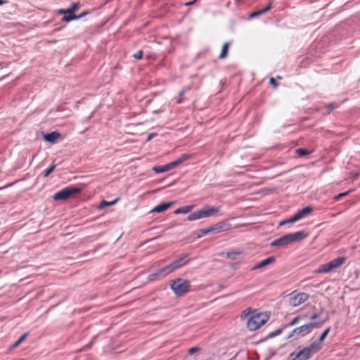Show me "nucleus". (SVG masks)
I'll return each mask as SVG.
<instances>
[{
  "label": "nucleus",
  "mask_w": 360,
  "mask_h": 360,
  "mask_svg": "<svg viewBox=\"0 0 360 360\" xmlns=\"http://www.w3.org/2000/svg\"><path fill=\"white\" fill-rule=\"evenodd\" d=\"M186 255H184L178 259L173 262L172 264L158 269L155 273L148 276V280L150 281H155L158 278H162L166 276L167 274L172 273L175 269L180 268L187 263L186 260Z\"/></svg>",
  "instance_id": "1"
},
{
  "label": "nucleus",
  "mask_w": 360,
  "mask_h": 360,
  "mask_svg": "<svg viewBox=\"0 0 360 360\" xmlns=\"http://www.w3.org/2000/svg\"><path fill=\"white\" fill-rule=\"evenodd\" d=\"M307 236V233L304 231L289 233L274 240L271 243V246L283 248L292 243L301 241Z\"/></svg>",
  "instance_id": "2"
},
{
  "label": "nucleus",
  "mask_w": 360,
  "mask_h": 360,
  "mask_svg": "<svg viewBox=\"0 0 360 360\" xmlns=\"http://www.w3.org/2000/svg\"><path fill=\"white\" fill-rule=\"evenodd\" d=\"M219 212V208L205 206L199 210L191 212L188 216V221H195L202 218L209 217Z\"/></svg>",
  "instance_id": "3"
},
{
  "label": "nucleus",
  "mask_w": 360,
  "mask_h": 360,
  "mask_svg": "<svg viewBox=\"0 0 360 360\" xmlns=\"http://www.w3.org/2000/svg\"><path fill=\"white\" fill-rule=\"evenodd\" d=\"M346 261V258L340 257L333 259L332 261L323 264L319 266V267L315 270L316 274L329 273L339 267H340Z\"/></svg>",
  "instance_id": "4"
},
{
  "label": "nucleus",
  "mask_w": 360,
  "mask_h": 360,
  "mask_svg": "<svg viewBox=\"0 0 360 360\" xmlns=\"http://www.w3.org/2000/svg\"><path fill=\"white\" fill-rule=\"evenodd\" d=\"M190 286L189 281L180 278L174 280L171 284V288L178 296L186 294L189 290Z\"/></svg>",
  "instance_id": "5"
},
{
  "label": "nucleus",
  "mask_w": 360,
  "mask_h": 360,
  "mask_svg": "<svg viewBox=\"0 0 360 360\" xmlns=\"http://www.w3.org/2000/svg\"><path fill=\"white\" fill-rule=\"evenodd\" d=\"M267 321V318L262 314H257L251 316L247 321V327L250 330H256L260 326L264 325Z\"/></svg>",
  "instance_id": "6"
},
{
  "label": "nucleus",
  "mask_w": 360,
  "mask_h": 360,
  "mask_svg": "<svg viewBox=\"0 0 360 360\" xmlns=\"http://www.w3.org/2000/svg\"><path fill=\"white\" fill-rule=\"evenodd\" d=\"M81 191L82 190L80 188L76 187H66L56 193L53 196V199L56 201L64 200L70 198L73 194L80 193Z\"/></svg>",
  "instance_id": "7"
},
{
  "label": "nucleus",
  "mask_w": 360,
  "mask_h": 360,
  "mask_svg": "<svg viewBox=\"0 0 360 360\" xmlns=\"http://www.w3.org/2000/svg\"><path fill=\"white\" fill-rule=\"evenodd\" d=\"M312 212V208L309 206H307L302 210L298 211L292 217L289 219L283 220L280 221L279 225L282 226L286 224H292L295 221L301 219L302 218L307 216Z\"/></svg>",
  "instance_id": "8"
},
{
  "label": "nucleus",
  "mask_w": 360,
  "mask_h": 360,
  "mask_svg": "<svg viewBox=\"0 0 360 360\" xmlns=\"http://www.w3.org/2000/svg\"><path fill=\"white\" fill-rule=\"evenodd\" d=\"M309 295L305 292H300L290 298V304L292 307H297L308 300Z\"/></svg>",
  "instance_id": "9"
},
{
  "label": "nucleus",
  "mask_w": 360,
  "mask_h": 360,
  "mask_svg": "<svg viewBox=\"0 0 360 360\" xmlns=\"http://www.w3.org/2000/svg\"><path fill=\"white\" fill-rule=\"evenodd\" d=\"M309 333V327L305 324L300 327L295 328L292 333L288 335V338H292L296 335H304Z\"/></svg>",
  "instance_id": "10"
},
{
  "label": "nucleus",
  "mask_w": 360,
  "mask_h": 360,
  "mask_svg": "<svg viewBox=\"0 0 360 360\" xmlns=\"http://www.w3.org/2000/svg\"><path fill=\"white\" fill-rule=\"evenodd\" d=\"M173 204H174L173 202L161 203V204L155 206L153 210H150V213H153V212L160 213V212H165L168 208H169Z\"/></svg>",
  "instance_id": "11"
},
{
  "label": "nucleus",
  "mask_w": 360,
  "mask_h": 360,
  "mask_svg": "<svg viewBox=\"0 0 360 360\" xmlns=\"http://www.w3.org/2000/svg\"><path fill=\"white\" fill-rule=\"evenodd\" d=\"M275 261V258L274 257H269L265 259L260 262L259 264H256L254 267H252V270H256L259 269H262L265 267L267 265L272 264Z\"/></svg>",
  "instance_id": "12"
},
{
  "label": "nucleus",
  "mask_w": 360,
  "mask_h": 360,
  "mask_svg": "<svg viewBox=\"0 0 360 360\" xmlns=\"http://www.w3.org/2000/svg\"><path fill=\"white\" fill-rule=\"evenodd\" d=\"M313 354L309 349L307 347L301 349L300 352H297V356L300 357V360H308L312 356Z\"/></svg>",
  "instance_id": "13"
},
{
  "label": "nucleus",
  "mask_w": 360,
  "mask_h": 360,
  "mask_svg": "<svg viewBox=\"0 0 360 360\" xmlns=\"http://www.w3.org/2000/svg\"><path fill=\"white\" fill-rule=\"evenodd\" d=\"M60 134L57 131H53L49 134L44 135V139L45 141L49 143H54L58 139H59Z\"/></svg>",
  "instance_id": "14"
},
{
  "label": "nucleus",
  "mask_w": 360,
  "mask_h": 360,
  "mask_svg": "<svg viewBox=\"0 0 360 360\" xmlns=\"http://www.w3.org/2000/svg\"><path fill=\"white\" fill-rule=\"evenodd\" d=\"M79 7V3H74L70 8L68 9H60L58 13L60 14H73Z\"/></svg>",
  "instance_id": "15"
},
{
  "label": "nucleus",
  "mask_w": 360,
  "mask_h": 360,
  "mask_svg": "<svg viewBox=\"0 0 360 360\" xmlns=\"http://www.w3.org/2000/svg\"><path fill=\"white\" fill-rule=\"evenodd\" d=\"M311 352L314 354L319 352L322 347V343L318 340L313 342L309 346L307 347Z\"/></svg>",
  "instance_id": "16"
},
{
  "label": "nucleus",
  "mask_w": 360,
  "mask_h": 360,
  "mask_svg": "<svg viewBox=\"0 0 360 360\" xmlns=\"http://www.w3.org/2000/svg\"><path fill=\"white\" fill-rule=\"evenodd\" d=\"M172 167L170 166V164H166L163 166H155L153 168V170L156 173H162L165 172H167L170 169H172Z\"/></svg>",
  "instance_id": "17"
},
{
  "label": "nucleus",
  "mask_w": 360,
  "mask_h": 360,
  "mask_svg": "<svg viewBox=\"0 0 360 360\" xmlns=\"http://www.w3.org/2000/svg\"><path fill=\"white\" fill-rule=\"evenodd\" d=\"M271 4H272V1L270 2L266 7H264V8L262 9H260L256 12H253L250 14V18H255V17H257L261 14H263L267 11H269L271 8Z\"/></svg>",
  "instance_id": "18"
},
{
  "label": "nucleus",
  "mask_w": 360,
  "mask_h": 360,
  "mask_svg": "<svg viewBox=\"0 0 360 360\" xmlns=\"http://www.w3.org/2000/svg\"><path fill=\"white\" fill-rule=\"evenodd\" d=\"M193 205H187V206L181 207L179 208L176 209L174 211V213L175 214H186V213H188L193 209Z\"/></svg>",
  "instance_id": "19"
},
{
  "label": "nucleus",
  "mask_w": 360,
  "mask_h": 360,
  "mask_svg": "<svg viewBox=\"0 0 360 360\" xmlns=\"http://www.w3.org/2000/svg\"><path fill=\"white\" fill-rule=\"evenodd\" d=\"M229 45H230L229 42H226L225 44H224L222 49H221V53L219 56V59H224L226 57Z\"/></svg>",
  "instance_id": "20"
},
{
  "label": "nucleus",
  "mask_w": 360,
  "mask_h": 360,
  "mask_svg": "<svg viewBox=\"0 0 360 360\" xmlns=\"http://www.w3.org/2000/svg\"><path fill=\"white\" fill-rule=\"evenodd\" d=\"M324 322H325V321H319V322H313L312 321L306 325L309 327V331L310 333L312 328H318L321 327V326L323 325Z\"/></svg>",
  "instance_id": "21"
},
{
  "label": "nucleus",
  "mask_w": 360,
  "mask_h": 360,
  "mask_svg": "<svg viewBox=\"0 0 360 360\" xmlns=\"http://www.w3.org/2000/svg\"><path fill=\"white\" fill-rule=\"evenodd\" d=\"M190 90V87H186L185 89H184L179 94V98L178 100L176 101V103L178 104H180L183 102L184 101V96L185 95V94L188 91Z\"/></svg>",
  "instance_id": "22"
},
{
  "label": "nucleus",
  "mask_w": 360,
  "mask_h": 360,
  "mask_svg": "<svg viewBox=\"0 0 360 360\" xmlns=\"http://www.w3.org/2000/svg\"><path fill=\"white\" fill-rule=\"evenodd\" d=\"M117 199L115 200H112L111 202H108V201H105V200H102L98 206V208L99 209H103L108 206H110V205H114L116 202H117Z\"/></svg>",
  "instance_id": "23"
},
{
  "label": "nucleus",
  "mask_w": 360,
  "mask_h": 360,
  "mask_svg": "<svg viewBox=\"0 0 360 360\" xmlns=\"http://www.w3.org/2000/svg\"><path fill=\"white\" fill-rule=\"evenodd\" d=\"M213 231V229H200L198 231V238H200V237H202L208 233H210V232Z\"/></svg>",
  "instance_id": "24"
},
{
  "label": "nucleus",
  "mask_w": 360,
  "mask_h": 360,
  "mask_svg": "<svg viewBox=\"0 0 360 360\" xmlns=\"http://www.w3.org/2000/svg\"><path fill=\"white\" fill-rule=\"evenodd\" d=\"M27 336V333H24L22 335L19 339L12 345L11 348H15L18 347Z\"/></svg>",
  "instance_id": "25"
},
{
  "label": "nucleus",
  "mask_w": 360,
  "mask_h": 360,
  "mask_svg": "<svg viewBox=\"0 0 360 360\" xmlns=\"http://www.w3.org/2000/svg\"><path fill=\"white\" fill-rule=\"evenodd\" d=\"M56 168V165L52 164L49 168H47L44 172V176L47 177L50 174H51Z\"/></svg>",
  "instance_id": "26"
},
{
  "label": "nucleus",
  "mask_w": 360,
  "mask_h": 360,
  "mask_svg": "<svg viewBox=\"0 0 360 360\" xmlns=\"http://www.w3.org/2000/svg\"><path fill=\"white\" fill-rule=\"evenodd\" d=\"M74 20H77L76 15L74 14H68V15H64L62 18V20L65 22H70Z\"/></svg>",
  "instance_id": "27"
},
{
  "label": "nucleus",
  "mask_w": 360,
  "mask_h": 360,
  "mask_svg": "<svg viewBox=\"0 0 360 360\" xmlns=\"http://www.w3.org/2000/svg\"><path fill=\"white\" fill-rule=\"evenodd\" d=\"M330 331V328H328L324 330V332L321 334L320 338H319V341H320L321 343L323 341L326 339V338L328 336L329 332Z\"/></svg>",
  "instance_id": "28"
},
{
  "label": "nucleus",
  "mask_w": 360,
  "mask_h": 360,
  "mask_svg": "<svg viewBox=\"0 0 360 360\" xmlns=\"http://www.w3.org/2000/svg\"><path fill=\"white\" fill-rule=\"evenodd\" d=\"M181 163H182V162L179 159V158L178 159H176V160L169 162L170 166L172 167V169L177 167L178 165H181Z\"/></svg>",
  "instance_id": "29"
},
{
  "label": "nucleus",
  "mask_w": 360,
  "mask_h": 360,
  "mask_svg": "<svg viewBox=\"0 0 360 360\" xmlns=\"http://www.w3.org/2000/svg\"><path fill=\"white\" fill-rule=\"evenodd\" d=\"M224 226L223 224L218 223L216 224L214 226L210 227V229H213V231H217V232L220 231Z\"/></svg>",
  "instance_id": "30"
},
{
  "label": "nucleus",
  "mask_w": 360,
  "mask_h": 360,
  "mask_svg": "<svg viewBox=\"0 0 360 360\" xmlns=\"http://www.w3.org/2000/svg\"><path fill=\"white\" fill-rule=\"evenodd\" d=\"M301 320V316L295 317L288 325V326H292L297 324Z\"/></svg>",
  "instance_id": "31"
},
{
  "label": "nucleus",
  "mask_w": 360,
  "mask_h": 360,
  "mask_svg": "<svg viewBox=\"0 0 360 360\" xmlns=\"http://www.w3.org/2000/svg\"><path fill=\"white\" fill-rule=\"evenodd\" d=\"M296 151H297V153L300 156H304L309 153L306 150L302 149V148H299Z\"/></svg>",
  "instance_id": "32"
},
{
  "label": "nucleus",
  "mask_w": 360,
  "mask_h": 360,
  "mask_svg": "<svg viewBox=\"0 0 360 360\" xmlns=\"http://www.w3.org/2000/svg\"><path fill=\"white\" fill-rule=\"evenodd\" d=\"M191 158V155H188V154H184L182 155L181 156L179 157V159L181 160V161L182 162V163L186 160H188V159H190Z\"/></svg>",
  "instance_id": "33"
},
{
  "label": "nucleus",
  "mask_w": 360,
  "mask_h": 360,
  "mask_svg": "<svg viewBox=\"0 0 360 360\" xmlns=\"http://www.w3.org/2000/svg\"><path fill=\"white\" fill-rule=\"evenodd\" d=\"M198 351H199V348L198 347H191L188 349V354L190 355H193L194 354L195 352H197Z\"/></svg>",
  "instance_id": "34"
},
{
  "label": "nucleus",
  "mask_w": 360,
  "mask_h": 360,
  "mask_svg": "<svg viewBox=\"0 0 360 360\" xmlns=\"http://www.w3.org/2000/svg\"><path fill=\"white\" fill-rule=\"evenodd\" d=\"M142 56H143V51H139L136 53L134 54L133 57L135 59L139 60V59H141L142 58Z\"/></svg>",
  "instance_id": "35"
},
{
  "label": "nucleus",
  "mask_w": 360,
  "mask_h": 360,
  "mask_svg": "<svg viewBox=\"0 0 360 360\" xmlns=\"http://www.w3.org/2000/svg\"><path fill=\"white\" fill-rule=\"evenodd\" d=\"M290 358L291 360H300V356H297V353L292 352L290 354Z\"/></svg>",
  "instance_id": "36"
},
{
  "label": "nucleus",
  "mask_w": 360,
  "mask_h": 360,
  "mask_svg": "<svg viewBox=\"0 0 360 360\" xmlns=\"http://www.w3.org/2000/svg\"><path fill=\"white\" fill-rule=\"evenodd\" d=\"M282 333V329H277L274 332L270 334L271 337H275L278 335H280Z\"/></svg>",
  "instance_id": "37"
},
{
  "label": "nucleus",
  "mask_w": 360,
  "mask_h": 360,
  "mask_svg": "<svg viewBox=\"0 0 360 360\" xmlns=\"http://www.w3.org/2000/svg\"><path fill=\"white\" fill-rule=\"evenodd\" d=\"M348 193H349V192H345V193H340L338 195L335 196L334 199L335 200H338L341 198L346 196Z\"/></svg>",
  "instance_id": "38"
},
{
  "label": "nucleus",
  "mask_w": 360,
  "mask_h": 360,
  "mask_svg": "<svg viewBox=\"0 0 360 360\" xmlns=\"http://www.w3.org/2000/svg\"><path fill=\"white\" fill-rule=\"evenodd\" d=\"M270 83L271 85H273L275 88L278 86V84L276 83V82L275 81V79L274 78H270V80H269Z\"/></svg>",
  "instance_id": "39"
},
{
  "label": "nucleus",
  "mask_w": 360,
  "mask_h": 360,
  "mask_svg": "<svg viewBox=\"0 0 360 360\" xmlns=\"http://www.w3.org/2000/svg\"><path fill=\"white\" fill-rule=\"evenodd\" d=\"M88 14V12H84V13H82L81 14L79 15H76V17H77V20L79 19V18H82L83 17H84L85 15H86Z\"/></svg>",
  "instance_id": "40"
},
{
  "label": "nucleus",
  "mask_w": 360,
  "mask_h": 360,
  "mask_svg": "<svg viewBox=\"0 0 360 360\" xmlns=\"http://www.w3.org/2000/svg\"><path fill=\"white\" fill-rule=\"evenodd\" d=\"M318 317H319V314H313V315L311 316V320H315V319H316Z\"/></svg>",
  "instance_id": "41"
},
{
  "label": "nucleus",
  "mask_w": 360,
  "mask_h": 360,
  "mask_svg": "<svg viewBox=\"0 0 360 360\" xmlns=\"http://www.w3.org/2000/svg\"><path fill=\"white\" fill-rule=\"evenodd\" d=\"M328 108H330V110H333V109L337 108V105L335 104H330V105H328Z\"/></svg>",
  "instance_id": "42"
},
{
  "label": "nucleus",
  "mask_w": 360,
  "mask_h": 360,
  "mask_svg": "<svg viewBox=\"0 0 360 360\" xmlns=\"http://www.w3.org/2000/svg\"><path fill=\"white\" fill-rule=\"evenodd\" d=\"M196 0L193 1H189V2H187L185 4L186 6H191V5H193L195 2Z\"/></svg>",
  "instance_id": "43"
},
{
  "label": "nucleus",
  "mask_w": 360,
  "mask_h": 360,
  "mask_svg": "<svg viewBox=\"0 0 360 360\" xmlns=\"http://www.w3.org/2000/svg\"><path fill=\"white\" fill-rule=\"evenodd\" d=\"M153 137V134H150L147 137V141H150Z\"/></svg>",
  "instance_id": "44"
},
{
  "label": "nucleus",
  "mask_w": 360,
  "mask_h": 360,
  "mask_svg": "<svg viewBox=\"0 0 360 360\" xmlns=\"http://www.w3.org/2000/svg\"><path fill=\"white\" fill-rule=\"evenodd\" d=\"M6 3V1H4V0H0V6Z\"/></svg>",
  "instance_id": "45"
},
{
  "label": "nucleus",
  "mask_w": 360,
  "mask_h": 360,
  "mask_svg": "<svg viewBox=\"0 0 360 360\" xmlns=\"http://www.w3.org/2000/svg\"><path fill=\"white\" fill-rule=\"evenodd\" d=\"M281 79V77H279V76H278V77H277V79Z\"/></svg>",
  "instance_id": "46"
},
{
  "label": "nucleus",
  "mask_w": 360,
  "mask_h": 360,
  "mask_svg": "<svg viewBox=\"0 0 360 360\" xmlns=\"http://www.w3.org/2000/svg\"><path fill=\"white\" fill-rule=\"evenodd\" d=\"M227 257H230V253H227Z\"/></svg>",
  "instance_id": "47"
}]
</instances>
